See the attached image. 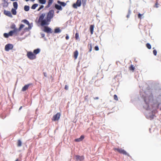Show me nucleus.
<instances>
[{
	"label": "nucleus",
	"mask_w": 161,
	"mask_h": 161,
	"mask_svg": "<svg viewBox=\"0 0 161 161\" xmlns=\"http://www.w3.org/2000/svg\"><path fill=\"white\" fill-rule=\"evenodd\" d=\"M140 94L144 100L142 105L143 108L146 111L145 114L147 119L152 120L154 116V114L156 111V109L153 106V97L150 92L142 93L140 92Z\"/></svg>",
	"instance_id": "obj_1"
},
{
	"label": "nucleus",
	"mask_w": 161,
	"mask_h": 161,
	"mask_svg": "<svg viewBox=\"0 0 161 161\" xmlns=\"http://www.w3.org/2000/svg\"><path fill=\"white\" fill-rule=\"evenodd\" d=\"M45 14L44 13L42 14L39 17L38 20V22L40 23L42 26H43L45 25H48L49 24L50 21L48 20L47 18L44 19L45 16Z\"/></svg>",
	"instance_id": "obj_2"
},
{
	"label": "nucleus",
	"mask_w": 161,
	"mask_h": 161,
	"mask_svg": "<svg viewBox=\"0 0 161 161\" xmlns=\"http://www.w3.org/2000/svg\"><path fill=\"white\" fill-rule=\"evenodd\" d=\"M54 11L53 10H50L47 14L46 18H47L50 21L51 19L54 16Z\"/></svg>",
	"instance_id": "obj_3"
},
{
	"label": "nucleus",
	"mask_w": 161,
	"mask_h": 161,
	"mask_svg": "<svg viewBox=\"0 0 161 161\" xmlns=\"http://www.w3.org/2000/svg\"><path fill=\"white\" fill-rule=\"evenodd\" d=\"M27 56L28 58L31 60L34 59L36 58V55L31 52H28Z\"/></svg>",
	"instance_id": "obj_4"
},
{
	"label": "nucleus",
	"mask_w": 161,
	"mask_h": 161,
	"mask_svg": "<svg viewBox=\"0 0 161 161\" xmlns=\"http://www.w3.org/2000/svg\"><path fill=\"white\" fill-rule=\"evenodd\" d=\"M42 31L44 32L47 33H52V29L49 27L47 26H45L44 27V29Z\"/></svg>",
	"instance_id": "obj_5"
},
{
	"label": "nucleus",
	"mask_w": 161,
	"mask_h": 161,
	"mask_svg": "<svg viewBox=\"0 0 161 161\" xmlns=\"http://www.w3.org/2000/svg\"><path fill=\"white\" fill-rule=\"evenodd\" d=\"M60 113H57L55 115H53L52 120L54 121L58 120L60 118Z\"/></svg>",
	"instance_id": "obj_6"
},
{
	"label": "nucleus",
	"mask_w": 161,
	"mask_h": 161,
	"mask_svg": "<svg viewBox=\"0 0 161 161\" xmlns=\"http://www.w3.org/2000/svg\"><path fill=\"white\" fill-rule=\"evenodd\" d=\"M81 0H77L76 3L73 4V6L74 8H77V7H80L81 6Z\"/></svg>",
	"instance_id": "obj_7"
},
{
	"label": "nucleus",
	"mask_w": 161,
	"mask_h": 161,
	"mask_svg": "<svg viewBox=\"0 0 161 161\" xmlns=\"http://www.w3.org/2000/svg\"><path fill=\"white\" fill-rule=\"evenodd\" d=\"M13 46L12 44H8L5 46V49L6 51H8L9 50L13 49Z\"/></svg>",
	"instance_id": "obj_8"
},
{
	"label": "nucleus",
	"mask_w": 161,
	"mask_h": 161,
	"mask_svg": "<svg viewBox=\"0 0 161 161\" xmlns=\"http://www.w3.org/2000/svg\"><path fill=\"white\" fill-rule=\"evenodd\" d=\"M115 150H117L119 152L124 155L129 156V154L124 150L120 148H115Z\"/></svg>",
	"instance_id": "obj_9"
},
{
	"label": "nucleus",
	"mask_w": 161,
	"mask_h": 161,
	"mask_svg": "<svg viewBox=\"0 0 161 161\" xmlns=\"http://www.w3.org/2000/svg\"><path fill=\"white\" fill-rule=\"evenodd\" d=\"M75 158L77 161H82L83 160L84 158L83 156L76 155Z\"/></svg>",
	"instance_id": "obj_10"
},
{
	"label": "nucleus",
	"mask_w": 161,
	"mask_h": 161,
	"mask_svg": "<svg viewBox=\"0 0 161 161\" xmlns=\"http://www.w3.org/2000/svg\"><path fill=\"white\" fill-rule=\"evenodd\" d=\"M4 14L5 15L10 17L12 18L13 17L11 13L9 11L4 10Z\"/></svg>",
	"instance_id": "obj_11"
},
{
	"label": "nucleus",
	"mask_w": 161,
	"mask_h": 161,
	"mask_svg": "<svg viewBox=\"0 0 161 161\" xmlns=\"http://www.w3.org/2000/svg\"><path fill=\"white\" fill-rule=\"evenodd\" d=\"M32 84H29L27 85H25L22 89V91L23 92H24L30 86L32 85Z\"/></svg>",
	"instance_id": "obj_12"
},
{
	"label": "nucleus",
	"mask_w": 161,
	"mask_h": 161,
	"mask_svg": "<svg viewBox=\"0 0 161 161\" xmlns=\"http://www.w3.org/2000/svg\"><path fill=\"white\" fill-rule=\"evenodd\" d=\"M53 0H48V4L47 6H46L45 8H49L53 3Z\"/></svg>",
	"instance_id": "obj_13"
},
{
	"label": "nucleus",
	"mask_w": 161,
	"mask_h": 161,
	"mask_svg": "<svg viewBox=\"0 0 161 161\" xmlns=\"http://www.w3.org/2000/svg\"><path fill=\"white\" fill-rule=\"evenodd\" d=\"M55 7L58 10H62V8L61 6L57 4H55Z\"/></svg>",
	"instance_id": "obj_14"
},
{
	"label": "nucleus",
	"mask_w": 161,
	"mask_h": 161,
	"mask_svg": "<svg viewBox=\"0 0 161 161\" xmlns=\"http://www.w3.org/2000/svg\"><path fill=\"white\" fill-rule=\"evenodd\" d=\"M57 3H58L60 4L61 5V6H63V7L65 6L66 5V3H65L64 2H61L59 1H57Z\"/></svg>",
	"instance_id": "obj_15"
},
{
	"label": "nucleus",
	"mask_w": 161,
	"mask_h": 161,
	"mask_svg": "<svg viewBox=\"0 0 161 161\" xmlns=\"http://www.w3.org/2000/svg\"><path fill=\"white\" fill-rule=\"evenodd\" d=\"M3 7H7L8 5V2L5 0H3Z\"/></svg>",
	"instance_id": "obj_16"
},
{
	"label": "nucleus",
	"mask_w": 161,
	"mask_h": 161,
	"mask_svg": "<svg viewBox=\"0 0 161 161\" xmlns=\"http://www.w3.org/2000/svg\"><path fill=\"white\" fill-rule=\"evenodd\" d=\"M40 52V49L39 48H37L33 51V53L35 54L39 53Z\"/></svg>",
	"instance_id": "obj_17"
},
{
	"label": "nucleus",
	"mask_w": 161,
	"mask_h": 161,
	"mask_svg": "<svg viewBox=\"0 0 161 161\" xmlns=\"http://www.w3.org/2000/svg\"><path fill=\"white\" fill-rule=\"evenodd\" d=\"M94 28V25H91L90 29V31L91 35L93 33Z\"/></svg>",
	"instance_id": "obj_18"
},
{
	"label": "nucleus",
	"mask_w": 161,
	"mask_h": 161,
	"mask_svg": "<svg viewBox=\"0 0 161 161\" xmlns=\"http://www.w3.org/2000/svg\"><path fill=\"white\" fill-rule=\"evenodd\" d=\"M78 55V52L77 50H76L74 53V57L75 59H77Z\"/></svg>",
	"instance_id": "obj_19"
},
{
	"label": "nucleus",
	"mask_w": 161,
	"mask_h": 161,
	"mask_svg": "<svg viewBox=\"0 0 161 161\" xmlns=\"http://www.w3.org/2000/svg\"><path fill=\"white\" fill-rule=\"evenodd\" d=\"M13 6L14 7V8H15L16 9H17L18 5V3L17 2H14L13 3Z\"/></svg>",
	"instance_id": "obj_20"
},
{
	"label": "nucleus",
	"mask_w": 161,
	"mask_h": 161,
	"mask_svg": "<svg viewBox=\"0 0 161 161\" xmlns=\"http://www.w3.org/2000/svg\"><path fill=\"white\" fill-rule=\"evenodd\" d=\"M15 8H12L11 9V12L14 15H15L16 14L17 12L16 11V10Z\"/></svg>",
	"instance_id": "obj_21"
},
{
	"label": "nucleus",
	"mask_w": 161,
	"mask_h": 161,
	"mask_svg": "<svg viewBox=\"0 0 161 161\" xmlns=\"http://www.w3.org/2000/svg\"><path fill=\"white\" fill-rule=\"evenodd\" d=\"M61 32V30L59 28H57L54 30V33H60Z\"/></svg>",
	"instance_id": "obj_22"
},
{
	"label": "nucleus",
	"mask_w": 161,
	"mask_h": 161,
	"mask_svg": "<svg viewBox=\"0 0 161 161\" xmlns=\"http://www.w3.org/2000/svg\"><path fill=\"white\" fill-rule=\"evenodd\" d=\"M38 6V4L37 3L34 4L32 5L31 7V8L33 9H36V7Z\"/></svg>",
	"instance_id": "obj_23"
},
{
	"label": "nucleus",
	"mask_w": 161,
	"mask_h": 161,
	"mask_svg": "<svg viewBox=\"0 0 161 161\" xmlns=\"http://www.w3.org/2000/svg\"><path fill=\"white\" fill-rule=\"evenodd\" d=\"M30 7L28 6L25 5L24 7V10L26 11H29Z\"/></svg>",
	"instance_id": "obj_24"
},
{
	"label": "nucleus",
	"mask_w": 161,
	"mask_h": 161,
	"mask_svg": "<svg viewBox=\"0 0 161 161\" xmlns=\"http://www.w3.org/2000/svg\"><path fill=\"white\" fill-rule=\"evenodd\" d=\"M39 3L42 4H45L46 3V0H38Z\"/></svg>",
	"instance_id": "obj_25"
},
{
	"label": "nucleus",
	"mask_w": 161,
	"mask_h": 161,
	"mask_svg": "<svg viewBox=\"0 0 161 161\" xmlns=\"http://www.w3.org/2000/svg\"><path fill=\"white\" fill-rule=\"evenodd\" d=\"M21 22H23L27 25H29V22L26 19L22 20L21 21Z\"/></svg>",
	"instance_id": "obj_26"
},
{
	"label": "nucleus",
	"mask_w": 161,
	"mask_h": 161,
	"mask_svg": "<svg viewBox=\"0 0 161 161\" xmlns=\"http://www.w3.org/2000/svg\"><path fill=\"white\" fill-rule=\"evenodd\" d=\"M25 26V25L23 24H21L20 25L19 28L18 29V31H19Z\"/></svg>",
	"instance_id": "obj_27"
},
{
	"label": "nucleus",
	"mask_w": 161,
	"mask_h": 161,
	"mask_svg": "<svg viewBox=\"0 0 161 161\" xmlns=\"http://www.w3.org/2000/svg\"><path fill=\"white\" fill-rule=\"evenodd\" d=\"M22 145V142L20 140H19L18 141L17 146L18 147H21Z\"/></svg>",
	"instance_id": "obj_28"
},
{
	"label": "nucleus",
	"mask_w": 161,
	"mask_h": 161,
	"mask_svg": "<svg viewBox=\"0 0 161 161\" xmlns=\"http://www.w3.org/2000/svg\"><path fill=\"white\" fill-rule=\"evenodd\" d=\"M86 0H82V4L84 7L86 5Z\"/></svg>",
	"instance_id": "obj_29"
},
{
	"label": "nucleus",
	"mask_w": 161,
	"mask_h": 161,
	"mask_svg": "<svg viewBox=\"0 0 161 161\" xmlns=\"http://www.w3.org/2000/svg\"><path fill=\"white\" fill-rule=\"evenodd\" d=\"M27 25H28V29L29 30L31 29L32 28V26H33L32 23H31V24H30V23H29V24Z\"/></svg>",
	"instance_id": "obj_30"
},
{
	"label": "nucleus",
	"mask_w": 161,
	"mask_h": 161,
	"mask_svg": "<svg viewBox=\"0 0 161 161\" xmlns=\"http://www.w3.org/2000/svg\"><path fill=\"white\" fill-rule=\"evenodd\" d=\"M146 47L149 49H150L151 48V45L149 43H147L146 44Z\"/></svg>",
	"instance_id": "obj_31"
},
{
	"label": "nucleus",
	"mask_w": 161,
	"mask_h": 161,
	"mask_svg": "<svg viewBox=\"0 0 161 161\" xmlns=\"http://www.w3.org/2000/svg\"><path fill=\"white\" fill-rule=\"evenodd\" d=\"M3 36L5 38H8L9 37V35L8 33H4L3 34Z\"/></svg>",
	"instance_id": "obj_32"
},
{
	"label": "nucleus",
	"mask_w": 161,
	"mask_h": 161,
	"mask_svg": "<svg viewBox=\"0 0 161 161\" xmlns=\"http://www.w3.org/2000/svg\"><path fill=\"white\" fill-rule=\"evenodd\" d=\"M10 28L12 29H14L16 28V25H15L13 24L11 26Z\"/></svg>",
	"instance_id": "obj_33"
},
{
	"label": "nucleus",
	"mask_w": 161,
	"mask_h": 161,
	"mask_svg": "<svg viewBox=\"0 0 161 161\" xmlns=\"http://www.w3.org/2000/svg\"><path fill=\"white\" fill-rule=\"evenodd\" d=\"M75 38L76 39H78L79 38V34L78 33H76L75 34Z\"/></svg>",
	"instance_id": "obj_34"
},
{
	"label": "nucleus",
	"mask_w": 161,
	"mask_h": 161,
	"mask_svg": "<svg viewBox=\"0 0 161 161\" xmlns=\"http://www.w3.org/2000/svg\"><path fill=\"white\" fill-rule=\"evenodd\" d=\"M12 31H13V33H16L18 31V29H17L16 28H15V29H14V30H13Z\"/></svg>",
	"instance_id": "obj_35"
},
{
	"label": "nucleus",
	"mask_w": 161,
	"mask_h": 161,
	"mask_svg": "<svg viewBox=\"0 0 161 161\" xmlns=\"http://www.w3.org/2000/svg\"><path fill=\"white\" fill-rule=\"evenodd\" d=\"M13 34H14V33H13V31H10L8 32V34H9V36H12L13 35Z\"/></svg>",
	"instance_id": "obj_36"
},
{
	"label": "nucleus",
	"mask_w": 161,
	"mask_h": 161,
	"mask_svg": "<svg viewBox=\"0 0 161 161\" xmlns=\"http://www.w3.org/2000/svg\"><path fill=\"white\" fill-rule=\"evenodd\" d=\"M130 70H134L135 69L134 67L132 65H131V66L130 67Z\"/></svg>",
	"instance_id": "obj_37"
},
{
	"label": "nucleus",
	"mask_w": 161,
	"mask_h": 161,
	"mask_svg": "<svg viewBox=\"0 0 161 161\" xmlns=\"http://www.w3.org/2000/svg\"><path fill=\"white\" fill-rule=\"evenodd\" d=\"M44 7V6L43 5H41L39 8L38 9L37 11H39L41 9L43 8Z\"/></svg>",
	"instance_id": "obj_38"
},
{
	"label": "nucleus",
	"mask_w": 161,
	"mask_h": 161,
	"mask_svg": "<svg viewBox=\"0 0 161 161\" xmlns=\"http://www.w3.org/2000/svg\"><path fill=\"white\" fill-rule=\"evenodd\" d=\"M114 99L115 100H118V98L117 96L116 95H114Z\"/></svg>",
	"instance_id": "obj_39"
},
{
	"label": "nucleus",
	"mask_w": 161,
	"mask_h": 161,
	"mask_svg": "<svg viewBox=\"0 0 161 161\" xmlns=\"http://www.w3.org/2000/svg\"><path fill=\"white\" fill-rule=\"evenodd\" d=\"M75 141L76 142H80L81 141V139L80 138L76 139H75Z\"/></svg>",
	"instance_id": "obj_40"
},
{
	"label": "nucleus",
	"mask_w": 161,
	"mask_h": 161,
	"mask_svg": "<svg viewBox=\"0 0 161 161\" xmlns=\"http://www.w3.org/2000/svg\"><path fill=\"white\" fill-rule=\"evenodd\" d=\"M153 53L154 55L156 56L157 55V52L156 50H154Z\"/></svg>",
	"instance_id": "obj_41"
},
{
	"label": "nucleus",
	"mask_w": 161,
	"mask_h": 161,
	"mask_svg": "<svg viewBox=\"0 0 161 161\" xmlns=\"http://www.w3.org/2000/svg\"><path fill=\"white\" fill-rule=\"evenodd\" d=\"M95 49L96 51H98L99 50V47H98L97 46H96L94 48Z\"/></svg>",
	"instance_id": "obj_42"
},
{
	"label": "nucleus",
	"mask_w": 161,
	"mask_h": 161,
	"mask_svg": "<svg viewBox=\"0 0 161 161\" xmlns=\"http://www.w3.org/2000/svg\"><path fill=\"white\" fill-rule=\"evenodd\" d=\"M69 88V87L67 85H65V89L66 90H68Z\"/></svg>",
	"instance_id": "obj_43"
},
{
	"label": "nucleus",
	"mask_w": 161,
	"mask_h": 161,
	"mask_svg": "<svg viewBox=\"0 0 161 161\" xmlns=\"http://www.w3.org/2000/svg\"><path fill=\"white\" fill-rule=\"evenodd\" d=\"M80 138L81 139V141H82V140L84 138V136H83L82 135L80 136Z\"/></svg>",
	"instance_id": "obj_44"
},
{
	"label": "nucleus",
	"mask_w": 161,
	"mask_h": 161,
	"mask_svg": "<svg viewBox=\"0 0 161 161\" xmlns=\"http://www.w3.org/2000/svg\"><path fill=\"white\" fill-rule=\"evenodd\" d=\"M41 35L42 37H44L45 36V35L43 33H41Z\"/></svg>",
	"instance_id": "obj_45"
},
{
	"label": "nucleus",
	"mask_w": 161,
	"mask_h": 161,
	"mask_svg": "<svg viewBox=\"0 0 161 161\" xmlns=\"http://www.w3.org/2000/svg\"><path fill=\"white\" fill-rule=\"evenodd\" d=\"M92 46L91 44L90 45V48L89 50V52H91L92 51Z\"/></svg>",
	"instance_id": "obj_46"
},
{
	"label": "nucleus",
	"mask_w": 161,
	"mask_h": 161,
	"mask_svg": "<svg viewBox=\"0 0 161 161\" xmlns=\"http://www.w3.org/2000/svg\"><path fill=\"white\" fill-rule=\"evenodd\" d=\"M142 14H140V13H139V14H138V18H141V16H142Z\"/></svg>",
	"instance_id": "obj_47"
},
{
	"label": "nucleus",
	"mask_w": 161,
	"mask_h": 161,
	"mask_svg": "<svg viewBox=\"0 0 161 161\" xmlns=\"http://www.w3.org/2000/svg\"><path fill=\"white\" fill-rule=\"evenodd\" d=\"M69 36L68 35H67L66 36V37H65V39H66V40H68V39H69Z\"/></svg>",
	"instance_id": "obj_48"
},
{
	"label": "nucleus",
	"mask_w": 161,
	"mask_h": 161,
	"mask_svg": "<svg viewBox=\"0 0 161 161\" xmlns=\"http://www.w3.org/2000/svg\"><path fill=\"white\" fill-rule=\"evenodd\" d=\"M155 7H156V8H158V3H155Z\"/></svg>",
	"instance_id": "obj_49"
},
{
	"label": "nucleus",
	"mask_w": 161,
	"mask_h": 161,
	"mask_svg": "<svg viewBox=\"0 0 161 161\" xmlns=\"http://www.w3.org/2000/svg\"><path fill=\"white\" fill-rule=\"evenodd\" d=\"M43 74H44V76L46 77L47 76V74L46 73L44 72Z\"/></svg>",
	"instance_id": "obj_50"
},
{
	"label": "nucleus",
	"mask_w": 161,
	"mask_h": 161,
	"mask_svg": "<svg viewBox=\"0 0 161 161\" xmlns=\"http://www.w3.org/2000/svg\"><path fill=\"white\" fill-rule=\"evenodd\" d=\"M131 11L130 9H129V11H128V14H131Z\"/></svg>",
	"instance_id": "obj_51"
},
{
	"label": "nucleus",
	"mask_w": 161,
	"mask_h": 161,
	"mask_svg": "<svg viewBox=\"0 0 161 161\" xmlns=\"http://www.w3.org/2000/svg\"><path fill=\"white\" fill-rule=\"evenodd\" d=\"M130 14H128L127 16H126V17L127 18H129L130 17Z\"/></svg>",
	"instance_id": "obj_52"
},
{
	"label": "nucleus",
	"mask_w": 161,
	"mask_h": 161,
	"mask_svg": "<svg viewBox=\"0 0 161 161\" xmlns=\"http://www.w3.org/2000/svg\"><path fill=\"white\" fill-rule=\"evenodd\" d=\"M94 99H99V98L98 97H96L94 98Z\"/></svg>",
	"instance_id": "obj_53"
},
{
	"label": "nucleus",
	"mask_w": 161,
	"mask_h": 161,
	"mask_svg": "<svg viewBox=\"0 0 161 161\" xmlns=\"http://www.w3.org/2000/svg\"><path fill=\"white\" fill-rule=\"evenodd\" d=\"M22 106H21V107L19 108V110H20L22 109Z\"/></svg>",
	"instance_id": "obj_54"
},
{
	"label": "nucleus",
	"mask_w": 161,
	"mask_h": 161,
	"mask_svg": "<svg viewBox=\"0 0 161 161\" xmlns=\"http://www.w3.org/2000/svg\"><path fill=\"white\" fill-rule=\"evenodd\" d=\"M59 12V11H57L56 13H57L58 14V13Z\"/></svg>",
	"instance_id": "obj_55"
},
{
	"label": "nucleus",
	"mask_w": 161,
	"mask_h": 161,
	"mask_svg": "<svg viewBox=\"0 0 161 161\" xmlns=\"http://www.w3.org/2000/svg\"><path fill=\"white\" fill-rule=\"evenodd\" d=\"M35 0H31V1L32 2H34V1H35Z\"/></svg>",
	"instance_id": "obj_56"
},
{
	"label": "nucleus",
	"mask_w": 161,
	"mask_h": 161,
	"mask_svg": "<svg viewBox=\"0 0 161 161\" xmlns=\"http://www.w3.org/2000/svg\"><path fill=\"white\" fill-rule=\"evenodd\" d=\"M25 1H26V2H28L29 1V0H25Z\"/></svg>",
	"instance_id": "obj_57"
},
{
	"label": "nucleus",
	"mask_w": 161,
	"mask_h": 161,
	"mask_svg": "<svg viewBox=\"0 0 161 161\" xmlns=\"http://www.w3.org/2000/svg\"><path fill=\"white\" fill-rule=\"evenodd\" d=\"M18 159H17L15 161H18Z\"/></svg>",
	"instance_id": "obj_58"
},
{
	"label": "nucleus",
	"mask_w": 161,
	"mask_h": 161,
	"mask_svg": "<svg viewBox=\"0 0 161 161\" xmlns=\"http://www.w3.org/2000/svg\"><path fill=\"white\" fill-rule=\"evenodd\" d=\"M28 29V28H26L25 29H26V30H27V29Z\"/></svg>",
	"instance_id": "obj_59"
}]
</instances>
